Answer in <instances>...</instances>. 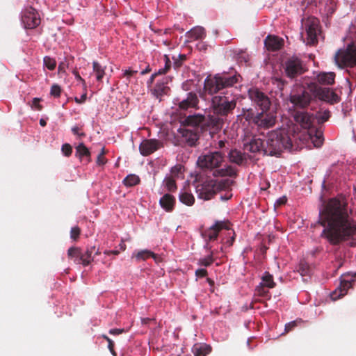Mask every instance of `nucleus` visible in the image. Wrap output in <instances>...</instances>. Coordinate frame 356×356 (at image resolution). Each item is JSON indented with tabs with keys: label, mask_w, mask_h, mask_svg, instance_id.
I'll list each match as a JSON object with an SVG mask.
<instances>
[{
	"label": "nucleus",
	"mask_w": 356,
	"mask_h": 356,
	"mask_svg": "<svg viewBox=\"0 0 356 356\" xmlns=\"http://www.w3.org/2000/svg\"><path fill=\"white\" fill-rule=\"evenodd\" d=\"M351 213L352 209L346 202H322L318 221L324 227L321 236L334 245L354 239L356 221L351 217Z\"/></svg>",
	"instance_id": "1"
},
{
	"label": "nucleus",
	"mask_w": 356,
	"mask_h": 356,
	"mask_svg": "<svg viewBox=\"0 0 356 356\" xmlns=\"http://www.w3.org/2000/svg\"><path fill=\"white\" fill-rule=\"evenodd\" d=\"M224 161V154L220 152L209 151L198 157L197 163L200 168L211 171L214 177H235L237 175L236 169L229 165L222 167Z\"/></svg>",
	"instance_id": "2"
},
{
	"label": "nucleus",
	"mask_w": 356,
	"mask_h": 356,
	"mask_svg": "<svg viewBox=\"0 0 356 356\" xmlns=\"http://www.w3.org/2000/svg\"><path fill=\"white\" fill-rule=\"evenodd\" d=\"M249 97L262 109L253 119L254 122L259 127L268 129L275 124L277 115L274 110H268L270 102L268 97L257 88L250 89Z\"/></svg>",
	"instance_id": "3"
},
{
	"label": "nucleus",
	"mask_w": 356,
	"mask_h": 356,
	"mask_svg": "<svg viewBox=\"0 0 356 356\" xmlns=\"http://www.w3.org/2000/svg\"><path fill=\"white\" fill-rule=\"evenodd\" d=\"M264 142V154L270 156L280 154L283 149H289L292 147L291 140L284 130H276L268 133Z\"/></svg>",
	"instance_id": "4"
},
{
	"label": "nucleus",
	"mask_w": 356,
	"mask_h": 356,
	"mask_svg": "<svg viewBox=\"0 0 356 356\" xmlns=\"http://www.w3.org/2000/svg\"><path fill=\"white\" fill-rule=\"evenodd\" d=\"M238 76H229L227 74H217L213 79H207L204 82V89L209 93L213 94L218 90L233 86L238 82Z\"/></svg>",
	"instance_id": "5"
},
{
	"label": "nucleus",
	"mask_w": 356,
	"mask_h": 356,
	"mask_svg": "<svg viewBox=\"0 0 356 356\" xmlns=\"http://www.w3.org/2000/svg\"><path fill=\"white\" fill-rule=\"evenodd\" d=\"M336 64L341 68L353 67L356 65V46L350 44L337 51L334 56Z\"/></svg>",
	"instance_id": "6"
},
{
	"label": "nucleus",
	"mask_w": 356,
	"mask_h": 356,
	"mask_svg": "<svg viewBox=\"0 0 356 356\" xmlns=\"http://www.w3.org/2000/svg\"><path fill=\"white\" fill-rule=\"evenodd\" d=\"M236 105V102L234 99L229 100L227 97L222 95L214 96L211 101V108L218 115H227L232 112Z\"/></svg>",
	"instance_id": "7"
},
{
	"label": "nucleus",
	"mask_w": 356,
	"mask_h": 356,
	"mask_svg": "<svg viewBox=\"0 0 356 356\" xmlns=\"http://www.w3.org/2000/svg\"><path fill=\"white\" fill-rule=\"evenodd\" d=\"M230 226L231 223L229 220H216L212 226L203 231L202 236L207 242L205 248L211 250V248L209 246L208 242L216 240L219 232L222 229L229 230L231 229Z\"/></svg>",
	"instance_id": "8"
},
{
	"label": "nucleus",
	"mask_w": 356,
	"mask_h": 356,
	"mask_svg": "<svg viewBox=\"0 0 356 356\" xmlns=\"http://www.w3.org/2000/svg\"><path fill=\"white\" fill-rule=\"evenodd\" d=\"M310 91L312 92L313 95L319 100L330 104L338 103L340 101L339 95L329 88H322L317 85H314L311 86Z\"/></svg>",
	"instance_id": "9"
},
{
	"label": "nucleus",
	"mask_w": 356,
	"mask_h": 356,
	"mask_svg": "<svg viewBox=\"0 0 356 356\" xmlns=\"http://www.w3.org/2000/svg\"><path fill=\"white\" fill-rule=\"evenodd\" d=\"M304 26L307 33V44H314L321 33L319 20L314 17H309L305 20Z\"/></svg>",
	"instance_id": "10"
},
{
	"label": "nucleus",
	"mask_w": 356,
	"mask_h": 356,
	"mask_svg": "<svg viewBox=\"0 0 356 356\" xmlns=\"http://www.w3.org/2000/svg\"><path fill=\"white\" fill-rule=\"evenodd\" d=\"M22 22L26 29H34L40 24V18L34 8L29 7L22 12Z\"/></svg>",
	"instance_id": "11"
},
{
	"label": "nucleus",
	"mask_w": 356,
	"mask_h": 356,
	"mask_svg": "<svg viewBox=\"0 0 356 356\" xmlns=\"http://www.w3.org/2000/svg\"><path fill=\"white\" fill-rule=\"evenodd\" d=\"M212 191L213 193L216 191L220 193L219 198L221 200H229L233 196L232 193L230 191H225V189L233 184V181L230 179H225L220 181H211Z\"/></svg>",
	"instance_id": "12"
},
{
	"label": "nucleus",
	"mask_w": 356,
	"mask_h": 356,
	"mask_svg": "<svg viewBox=\"0 0 356 356\" xmlns=\"http://www.w3.org/2000/svg\"><path fill=\"white\" fill-rule=\"evenodd\" d=\"M285 72L289 77L293 78L304 72L301 61L297 58H292L285 63Z\"/></svg>",
	"instance_id": "13"
},
{
	"label": "nucleus",
	"mask_w": 356,
	"mask_h": 356,
	"mask_svg": "<svg viewBox=\"0 0 356 356\" xmlns=\"http://www.w3.org/2000/svg\"><path fill=\"white\" fill-rule=\"evenodd\" d=\"M162 146L161 141L156 139H146L142 141L140 145V152L143 156H148Z\"/></svg>",
	"instance_id": "14"
},
{
	"label": "nucleus",
	"mask_w": 356,
	"mask_h": 356,
	"mask_svg": "<svg viewBox=\"0 0 356 356\" xmlns=\"http://www.w3.org/2000/svg\"><path fill=\"white\" fill-rule=\"evenodd\" d=\"M265 145L264 142L256 137H252L250 140H245L244 143V149L246 151L252 152V153H257V152H264V149Z\"/></svg>",
	"instance_id": "15"
},
{
	"label": "nucleus",
	"mask_w": 356,
	"mask_h": 356,
	"mask_svg": "<svg viewBox=\"0 0 356 356\" xmlns=\"http://www.w3.org/2000/svg\"><path fill=\"white\" fill-rule=\"evenodd\" d=\"M293 119L297 123L300 124L302 128L309 129L312 124L314 117L308 113L298 111L294 113Z\"/></svg>",
	"instance_id": "16"
},
{
	"label": "nucleus",
	"mask_w": 356,
	"mask_h": 356,
	"mask_svg": "<svg viewBox=\"0 0 356 356\" xmlns=\"http://www.w3.org/2000/svg\"><path fill=\"white\" fill-rule=\"evenodd\" d=\"M311 99V95L307 92H303L301 95H291L290 97L291 102L300 108L307 106Z\"/></svg>",
	"instance_id": "17"
},
{
	"label": "nucleus",
	"mask_w": 356,
	"mask_h": 356,
	"mask_svg": "<svg viewBox=\"0 0 356 356\" xmlns=\"http://www.w3.org/2000/svg\"><path fill=\"white\" fill-rule=\"evenodd\" d=\"M283 40L275 35H268L265 41V46L268 50L276 51L280 49L283 45Z\"/></svg>",
	"instance_id": "18"
},
{
	"label": "nucleus",
	"mask_w": 356,
	"mask_h": 356,
	"mask_svg": "<svg viewBox=\"0 0 356 356\" xmlns=\"http://www.w3.org/2000/svg\"><path fill=\"white\" fill-rule=\"evenodd\" d=\"M353 286L352 284H349L348 280H342L341 279L339 286L337 288V289L331 294V298L333 300H337L341 297H343L347 293V291L349 289Z\"/></svg>",
	"instance_id": "19"
},
{
	"label": "nucleus",
	"mask_w": 356,
	"mask_h": 356,
	"mask_svg": "<svg viewBox=\"0 0 356 356\" xmlns=\"http://www.w3.org/2000/svg\"><path fill=\"white\" fill-rule=\"evenodd\" d=\"M198 98L194 93H188L186 99H183L179 104L181 110H187L190 108H196L198 104Z\"/></svg>",
	"instance_id": "20"
},
{
	"label": "nucleus",
	"mask_w": 356,
	"mask_h": 356,
	"mask_svg": "<svg viewBox=\"0 0 356 356\" xmlns=\"http://www.w3.org/2000/svg\"><path fill=\"white\" fill-rule=\"evenodd\" d=\"M150 257L153 258L156 263L161 261V257L158 254L148 250H140L132 256V258H135L137 261H145Z\"/></svg>",
	"instance_id": "21"
},
{
	"label": "nucleus",
	"mask_w": 356,
	"mask_h": 356,
	"mask_svg": "<svg viewBox=\"0 0 356 356\" xmlns=\"http://www.w3.org/2000/svg\"><path fill=\"white\" fill-rule=\"evenodd\" d=\"M178 131L190 146L194 145L197 140V134L195 131L185 128H181Z\"/></svg>",
	"instance_id": "22"
},
{
	"label": "nucleus",
	"mask_w": 356,
	"mask_h": 356,
	"mask_svg": "<svg viewBox=\"0 0 356 356\" xmlns=\"http://www.w3.org/2000/svg\"><path fill=\"white\" fill-rule=\"evenodd\" d=\"M99 254L100 252L95 246L88 248L85 253L82 252L81 264L84 266H88L93 261L94 256Z\"/></svg>",
	"instance_id": "23"
},
{
	"label": "nucleus",
	"mask_w": 356,
	"mask_h": 356,
	"mask_svg": "<svg viewBox=\"0 0 356 356\" xmlns=\"http://www.w3.org/2000/svg\"><path fill=\"white\" fill-rule=\"evenodd\" d=\"M335 74L334 72H321L317 74L316 80L322 85H332L334 83Z\"/></svg>",
	"instance_id": "24"
},
{
	"label": "nucleus",
	"mask_w": 356,
	"mask_h": 356,
	"mask_svg": "<svg viewBox=\"0 0 356 356\" xmlns=\"http://www.w3.org/2000/svg\"><path fill=\"white\" fill-rule=\"evenodd\" d=\"M205 120L204 115L196 114L189 115L183 121V124L187 126L197 127L201 124Z\"/></svg>",
	"instance_id": "25"
},
{
	"label": "nucleus",
	"mask_w": 356,
	"mask_h": 356,
	"mask_svg": "<svg viewBox=\"0 0 356 356\" xmlns=\"http://www.w3.org/2000/svg\"><path fill=\"white\" fill-rule=\"evenodd\" d=\"M187 37L192 40L202 39L205 36L204 29L202 26H196L186 33Z\"/></svg>",
	"instance_id": "26"
},
{
	"label": "nucleus",
	"mask_w": 356,
	"mask_h": 356,
	"mask_svg": "<svg viewBox=\"0 0 356 356\" xmlns=\"http://www.w3.org/2000/svg\"><path fill=\"white\" fill-rule=\"evenodd\" d=\"M67 256L70 259H74L76 264H81L82 251L80 248L71 247L67 250Z\"/></svg>",
	"instance_id": "27"
},
{
	"label": "nucleus",
	"mask_w": 356,
	"mask_h": 356,
	"mask_svg": "<svg viewBox=\"0 0 356 356\" xmlns=\"http://www.w3.org/2000/svg\"><path fill=\"white\" fill-rule=\"evenodd\" d=\"M211 350V347L207 344H196L193 348L195 356H207Z\"/></svg>",
	"instance_id": "28"
},
{
	"label": "nucleus",
	"mask_w": 356,
	"mask_h": 356,
	"mask_svg": "<svg viewBox=\"0 0 356 356\" xmlns=\"http://www.w3.org/2000/svg\"><path fill=\"white\" fill-rule=\"evenodd\" d=\"M228 157L232 163L236 164L242 163L244 160L243 154L240 151L236 149L231 150L228 154Z\"/></svg>",
	"instance_id": "29"
},
{
	"label": "nucleus",
	"mask_w": 356,
	"mask_h": 356,
	"mask_svg": "<svg viewBox=\"0 0 356 356\" xmlns=\"http://www.w3.org/2000/svg\"><path fill=\"white\" fill-rule=\"evenodd\" d=\"M93 72L96 75L98 81H101L105 74V67H102L98 62L92 63Z\"/></svg>",
	"instance_id": "30"
},
{
	"label": "nucleus",
	"mask_w": 356,
	"mask_h": 356,
	"mask_svg": "<svg viewBox=\"0 0 356 356\" xmlns=\"http://www.w3.org/2000/svg\"><path fill=\"white\" fill-rule=\"evenodd\" d=\"M163 186L168 192H173L177 189L175 179L169 176H166L163 181Z\"/></svg>",
	"instance_id": "31"
},
{
	"label": "nucleus",
	"mask_w": 356,
	"mask_h": 356,
	"mask_svg": "<svg viewBox=\"0 0 356 356\" xmlns=\"http://www.w3.org/2000/svg\"><path fill=\"white\" fill-rule=\"evenodd\" d=\"M310 138L314 147H319L323 145V134L320 131H316L314 134H310Z\"/></svg>",
	"instance_id": "32"
},
{
	"label": "nucleus",
	"mask_w": 356,
	"mask_h": 356,
	"mask_svg": "<svg viewBox=\"0 0 356 356\" xmlns=\"http://www.w3.org/2000/svg\"><path fill=\"white\" fill-rule=\"evenodd\" d=\"M210 254L206 257L198 259L197 264L199 266L209 267L214 262L213 252L211 250H210Z\"/></svg>",
	"instance_id": "33"
},
{
	"label": "nucleus",
	"mask_w": 356,
	"mask_h": 356,
	"mask_svg": "<svg viewBox=\"0 0 356 356\" xmlns=\"http://www.w3.org/2000/svg\"><path fill=\"white\" fill-rule=\"evenodd\" d=\"M184 168L181 165H177L172 167L170 170L169 177H173L175 179L184 178L183 176Z\"/></svg>",
	"instance_id": "34"
},
{
	"label": "nucleus",
	"mask_w": 356,
	"mask_h": 356,
	"mask_svg": "<svg viewBox=\"0 0 356 356\" xmlns=\"http://www.w3.org/2000/svg\"><path fill=\"white\" fill-rule=\"evenodd\" d=\"M262 284L268 288H273L275 286V283L273 281V277L268 272H265L261 277Z\"/></svg>",
	"instance_id": "35"
},
{
	"label": "nucleus",
	"mask_w": 356,
	"mask_h": 356,
	"mask_svg": "<svg viewBox=\"0 0 356 356\" xmlns=\"http://www.w3.org/2000/svg\"><path fill=\"white\" fill-rule=\"evenodd\" d=\"M140 181V178L136 175H129L123 180V183L127 186H134L138 184Z\"/></svg>",
	"instance_id": "36"
},
{
	"label": "nucleus",
	"mask_w": 356,
	"mask_h": 356,
	"mask_svg": "<svg viewBox=\"0 0 356 356\" xmlns=\"http://www.w3.org/2000/svg\"><path fill=\"white\" fill-rule=\"evenodd\" d=\"M43 61L45 67L49 70H53L55 69L56 66V62L54 59L50 58L49 56H45Z\"/></svg>",
	"instance_id": "37"
},
{
	"label": "nucleus",
	"mask_w": 356,
	"mask_h": 356,
	"mask_svg": "<svg viewBox=\"0 0 356 356\" xmlns=\"http://www.w3.org/2000/svg\"><path fill=\"white\" fill-rule=\"evenodd\" d=\"M165 89L166 88L163 84H156L152 92L154 96L159 98L165 92Z\"/></svg>",
	"instance_id": "38"
},
{
	"label": "nucleus",
	"mask_w": 356,
	"mask_h": 356,
	"mask_svg": "<svg viewBox=\"0 0 356 356\" xmlns=\"http://www.w3.org/2000/svg\"><path fill=\"white\" fill-rule=\"evenodd\" d=\"M76 153L80 157L88 156L90 154L88 149L83 143H80L76 147Z\"/></svg>",
	"instance_id": "39"
},
{
	"label": "nucleus",
	"mask_w": 356,
	"mask_h": 356,
	"mask_svg": "<svg viewBox=\"0 0 356 356\" xmlns=\"http://www.w3.org/2000/svg\"><path fill=\"white\" fill-rule=\"evenodd\" d=\"M298 272L302 276H306L309 274L310 268L307 263H300Z\"/></svg>",
	"instance_id": "40"
},
{
	"label": "nucleus",
	"mask_w": 356,
	"mask_h": 356,
	"mask_svg": "<svg viewBox=\"0 0 356 356\" xmlns=\"http://www.w3.org/2000/svg\"><path fill=\"white\" fill-rule=\"evenodd\" d=\"M175 202H159L160 206L166 211H171L174 209Z\"/></svg>",
	"instance_id": "41"
},
{
	"label": "nucleus",
	"mask_w": 356,
	"mask_h": 356,
	"mask_svg": "<svg viewBox=\"0 0 356 356\" xmlns=\"http://www.w3.org/2000/svg\"><path fill=\"white\" fill-rule=\"evenodd\" d=\"M81 234V229L78 226H75L71 229L70 237L72 239L76 241Z\"/></svg>",
	"instance_id": "42"
},
{
	"label": "nucleus",
	"mask_w": 356,
	"mask_h": 356,
	"mask_svg": "<svg viewBox=\"0 0 356 356\" xmlns=\"http://www.w3.org/2000/svg\"><path fill=\"white\" fill-rule=\"evenodd\" d=\"M341 279H342V280H343V281L348 280L349 284L353 285V284L355 282H356V273H348V274L343 275L341 276Z\"/></svg>",
	"instance_id": "43"
},
{
	"label": "nucleus",
	"mask_w": 356,
	"mask_h": 356,
	"mask_svg": "<svg viewBox=\"0 0 356 356\" xmlns=\"http://www.w3.org/2000/svg\"><path fill=\"white\" fill-rule=\"evenodd\" d=\"M61 92V88L57 84H54L50 90V94L56 97H58L60 96Z\"/></svg>",
	"instance_id": "44"
},
{
	"label": "nucleus",
	"mask_w": 356,
	"mask_h": 356,
	"mask_svg": "<svg viewBox=\"0 0 356 356\" xmlns=\"http://www.w3.org/2000/svg\"><path fill=\"white\" fill-rule=\"evenodd\" d=\"M104 149L102 148L100 154L98 155L97 159V163L99 165H104L106 163V159L104 157Z\"/></svg>",
	"instance_id": "45"
},
{
	"label": "nucleus",
	"mask_w": 356,
	"mask_h": 356,
	"mask_svg": "<svg viewBox=\"0 0 356 356\" xmlns=\"http://www.w3.org/2000/svg\"><path fill=\"white\" fill-rule=\"evenodd\" d=\"M61 150L63 154L66 156H69L72 152V147L67 143H65L62 145Z\"/></svg>",
	"instance_id": "46"
},
{
	"label": "nucleus",
	"mask_w": 356,
	"mask_h": 356,
	"mask_svg": "<svg viewBox=\"0 0 356 356\" xmlns=\"http://www.w3.org/2000/svg\"><path fill=\"white\" fill-rule=\"evenodd\" d=\"M330 116V111H325L322 113H318L317 118H318L319 121L325 122V121L328 120Z\"/></svg>",
	"instance_id": "47"
},
{
	"label": "nucleus",
	"mask_w": 356,
	"mask_h": 356,
	"mask_svg": "<svg viewBox=\"0 0 356 356\" xmlns=\"http://www.w3.org/2000/svg\"><path fill=\"white\" fill-rule=\"evenodd\" d=\"M129 331V329H118V328H114V329H111L108 332L109 334H112V335H118V334H122V333H125V332H127Z\"/></svg>",
	"instance_id": "48"
},
{
	"label": "nucleus",
	"mask_w": 356,
	"mask_h": 356,
	"mask_svg": "<svg viewBox=\"0 0 356 356\" xmlns=\"http://www.w3.org/2000/svg\"><path fill=\"white\" fill-rule=\"evenodd\" d=\"M40 99L34 98L31 102L32 108L37 110V111H40L42 109V106L40 104Z\"/></svg>",
	"instance_id": "49"
},
{
	"label": "nucleus",
	"mask_w": 356,
	"mask_h": 356,
	"mask_svg": "<svg viewBox=\"0 0 356 356\" xmlns=\"http://www.w3.org/2000/svg\"><path fill=\"white\" fill-rule=\"evenodd\" d=\"M179 200H194V197L191 193L184 192L180 194Z\"/></svg>",
	"instance_id": "50"
},
{
	"label": "nucleus",
	"mask_w": 356,
	"mask_h": 356,
	"mask_svg": "<svg viewBox=\"0 0 356 356\" xmlns=\"http://www.w3.org/2000/svg\"><path fill=\"white\" fill-rule=\"evenodd\" d=\"M208 272L204 268L197 269L195 272V275L197 277H204L207 275Z\"/></svg>",
	"instance_id": "51"
},
{
	"label": "nucleus",
	"mask_w": 356,
	"mask_h": 356,
	"mask_svg": "<svg viewBox=\"0 0 356 356\" xmlns=\"http://www.w3.org/2000/svg\"><path fill=\"white\" fill-rule=\"evenodd\" d=\"M297 325L296 321H291L285 325V330L286 332L291 331Z\"/></svg>",
	"instance_id": "52"
},
{
	"label": "nucleus",
	"mask_w": 356,
	"mask_h": 356,
	"mask_svg": "<svg viewBox=\"0 0 356 356\" xmlns=\"http://www.w3.org/2000/svg\"><path fill=\"white\" fill-rule=\"evenodd\" d=\"M87 99V94L86 92H84L81 96V97L78 98V97H74V101L77 103V104H83L86 102Z\"/></svg>",
	"instance_id": "53"
},
{
	"label": "nucleus",
	"mask_w": 356,
	"mask_h": 356,
	"mask_svg": "<svg viewBox=\"0 0 356 356\" xmlns=\"http://www.w3.org/2000/svg\"><path fill=\"white\" fill-rule=\"evenodd\" d=\"M167 72V67H165L163 69H161L159 70V72L157 73H154L153 74L151 77H150V83H152L154 81V77L158 74H165V72Z\"/></svg>",
	"instance_id": "54"
},
{
	"label": "nucleus",
	"mask_w": 356,
	"mask_h": 356,
	"mask_svg": "<svg viewBox=\"0 0 356 356\" xmlns=\"http://www.w3.org/2000/svg\"><path fill=\"white\" fill-rule=\"evenodd\" d=\"M136 73H137V70H132L130 69H127L124 71L123 74L124 76L129 78L130 76H132L133 75H134Z\"/></svg>",
	"instance_id": "55"
},
{
	"label": "nucleus",
	"mask_w": 356,
	"mask_h": 356,
	"mask_svg": "<svg viewBox=\"0 0 356 356\" xmlns=\"http://www.w3.org/2000/svg\"><path fill=\"white\" fill-rule=\"evenodd\" d=\"M67 67V64L65 63V62H61L58 65V72L59 73L65 72Z\"/></svg>",
	"instance_id": "56"
},
{
	"label": "nucleus",
	"mask_w": 356,
	"mask_h": 356,
	"mask_svg": "<svg viewBox=\"0 0 356 356\" xmlns=\"http://www.w3.org/2000/svg\"><path fill=\"white\" fill-rule=\"evenodd\" d=\"M108 348L113 356H117L116 353L114 350V342L113 341H109V343H108Z\"/></svg>",
	"instance_id": "57"
},
{
	"label": "nucleus",
	"mask_w": 356,
	"mask_h": 356,
	"mask_svg": "<svg viewBox=\"0 0 356 356\" xmlns=\"http://www.w3.org/2000/svg\"><path fill=\"white\" fill-rule=\"evenodd\" d=\"M72 131L74 134L78 135V136H84L83 133L79 132V128L78 127H74L72 128Z\"/></svg>",
	"instance_id": "58"
},
{
	"label": "nucleus",
	"mask_w": 356,
	"mask_h": 356,
	"mask_svg": "<svg viewBox=\"0 0 356 356\" xmlns=\"http://www.w3.org/2000/svg\"><path fill=\"white\" fill-rule=\"evenodd\" d=\"M239 59L241 60H244L245 63H248L249 61V56L247 54H245V53H243L239 56Z\"/></svg>",
	"instance_id": "59"
},
{
	"label": "nucleus",
	"mask_w": 356,
	"mask_h": 356,
	"mask_svg": "<svg viewBox=\"0 0 356 356\" xmlns=\"http://www.w3.org/2000/svg\"><path fill=\"white\" fill-rule=\"evenodd\" d=\"M175 200V197H172L171 195L170 194H165L164 195L161 199L160 200H165V201H167V200Z\"/></svg>",
	"instance_id": "60"
},
{
	"label": "nucleus",
	"mask_w": 356,
	"mask_h": 356,
	"mask_svg": "<svg viewBox=\"0 0 356 356\" xmlns=\"http://www.w3.org/2000/svg\"><path fill=\"white\" fill-rule=\"evenodd\" d=\"M207 281L209 283V284L211 286V289H210L211 292H213L214 291V281L212 280L211 278H207Z\"/></svg>",
	"instance_id": "61"
},
{
	"label": "nucleus",
	"mask_w": 356,
	"mask_h": 356,
	"mask_svg": "<svg viewBox=\"0 0 356 356\" xmlns=\"http://www.w3.org/2000/svg\"><path fill=\"white\" fill-rule=\"evenodd\" d=\"M75 77L77 80L81 81L83 85H85V81L81 78V76L79 75V74L76 72H74Z\"/></svg>",
	"instance_id": "62"
},
{
	"label": "nucleus",
	"mask_w": 356,
	"mask_h": 356,
	"mask_svg": "<svg viewBox=\"0 0 356 356\" xmlns=\"http://www.w3.org/2000/svg\"><path fill=\"white\" fill-rule=\"evenodd\" d=\"M286 202H275L274 204V208L285 204Z\"/></svg>",
	"instance_id": "63"
},
{
	"label": "nucleus",
	"mask_w": 356,
	"mask_h": 356,
	"mask_svg": "<svg viewBox=\"0 0 356 356\" xmlns=\"http://www.w3.org/2000/svg\"><path fill=\"white\" fill-rule=\"evenodd\" d=\"M218 147L219 148H222L225 147V141L223 140H220L219 142H218Z\"/></svg>",
	"instance_id": "64"
}]
</instances>
